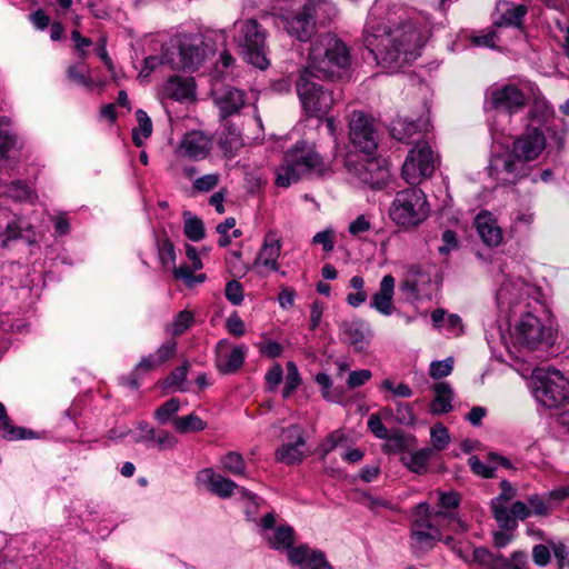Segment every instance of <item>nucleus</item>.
<instances>
[{"mask_svg":"<svg viewBox=\"0 0 569 569\" xmlns=\"http://www.w3.org/2000/svg\"><path fill=\"white\" fill-rule=\"evenodd\" d=\"M435 495L437 496L439 506L442 509H445V510H441V511L442 512H449V513H451L455 519H458L456 517V515L451 510L458 508V506L460 503L459 495L457 492H455V491L443 492V491H440V490H437L435 492Z\"/></svg>","mask_w":569,"mask_h":569,"instance_id":"obj_44","label":"nucleus"},{"mask_svg":"<svg viewBox=\"0 0 569 569\" xmlns=\"http://www.w3.org/2000/svg\"><path fill=\"white\" fill-rule=\"evenodd\" d=\"M533 395L547 408H556L569 399V380L556 369L533 371Z\"/></svg>","mask_w":569,"mask_h":569,"instance_id":"obj_8","label":"nucleus"},{"mask_svg":"<svg viewBox=\"0 0 569 569\" xmlns=\"http://www.w3.org/2000/svg\"><path fill=\"white\" fill-rule=\"evenodd\" d=\"M283 378V370L280 365H274L266 373V385L269 391H274Z\"/></svg>","mask_w":569,"mask_h":569,"instance_id":"obj_54","label":"nucleus"},{"mask_svg":"<svg viewBox=\"0 0 569 569\" xmlns=\"http://www.w3.org/2000/svg\"><path fill=\"white\" fill-rule=\"evenodd\" d=\"M214 100L221 119L238 113L246 103L244 93L236 88H226L216 96Z\"/></svg>","mask_w":569,"mask_h":569,"instance_id":"obj_24","label":"nucleus"},{"mask_svg":"<svg viewBox=\"0 0 569 569\" xmlns=\"http://www.w3.org/2000/svg\"><path fill=\"white\" fill-rule=\"evenodd\" d=\"M10 119L0 118V157L6 158L7 153L16 148L18 143L17 134L10 128Z\"/></svg>","mask_w":569,"mask_h":569,"instance_id":"obj_32","label":"nucleus"},{"mask_svg":"<svg viewBox=\"0 0 569 569\" xmlns=\"http://www.w3.org/2000/svg\"><path fill=\"white\" fill-rule=\"evenodd\" d=\"M226 327L228 332L234 337H241L246 331L243 321L236 312L228 317Z\"/></svg>","mask_w":569,"mask_h":569,"instance_id":"obj_57","label":"nucleus"},{"mask_svg":"<svg viewBox=\"0 0 569 569\" xmlns=\"http://www.w3.org/2000/svg\"><path fill=\"white\" fill-rule=\"evenodd\" d=\"M395 292V278L391 274H386L381 282L378 292L371 298V307L389 316L392 312V298Z\"/></svg>","mask_w":569,"mask_h":569,"instance_id":"obj_25","label":"nucleus"},{"mask_svg":"<svg viewBox=\"0 0 569 569\" xmlns=\"http://www.w3.org/2000/svg\"><path fill=\"white\" fill-rule=\"evenodd\" d=\"M33 435L32 431H28L22 427H16L11 423V421L4 420V422H0V437L8 440H18L24 439L27 437H31Z\"/></svg>","mask_w":569,"mask_h":569,"instance_id":"obj_43","label":"nucleus"},{"mask_svg":"<svg viewBox=\"0 0 569 569\" xmlns=\"http://www.w3.org/2000/svg\"><path fill=\"white\" fill-rule=\"evenodd\" d=\"M328 3L323 0H303L296 10L280 16L287 33L299 41L306 42L317 31V16Z\"/></svg>","mask_w":569,"mask_h":569,"instance_id":"obj_9","label":"nucleus"},{"mask_svg":"<svg viewBox=\"0 0 569 569\" xmlns=\"http://www.w3.org/2000/svg\"><path fill=\"white\" fill-rule=\"evenodd\" d=\"M173 428L179 433L198 432L206 428V422L198 416L190 413L184 417H177L172 420Z\"/></svg>","mask_w":569,"mask_h":569,"instance_id":"obj_33","label":"nucleus"},{"mask_svg":"<svg viewBox=\"0 0 569 569\" xmlns=\"http://www.w3.org/2000/svg\"><path fill=\"white\" fill-rule=\"evenodd\" d=\"M296 87L305 111L311 117L326 116L336 102L333 92L315 82L308 72H300Z\"/></svg>","mask_w":569,"mask_h":569,"instance_id":"obj_10","label":"nucleus"},{"mask_svg":"<svg viewBox=\"0 0 569 569\" xmlns=\"http://www.w3.org/2000/svg\"><path fill=\"white\" fill-rule=\"evenodd\" d=\"M515 345L529 351L552 346L556 330L548 317H541L538 311H523L513 327Z\"/></svg>","mask_w":569,"mask_h":569,"instance_id":"obj_5","label":"nucleus"},{"mask_svg":"<svg viewBox=\"0 0 569 569\" xmlns=\"http://www.w3.org/2000/svg\"><path fill=\"white\" fill-rule=\"evenodd\" d=\"M188 372V365H182L178 368H176L170 376L166 379V385L168 387H180L182 382L184 381Z\"/></svg>","mask_w":569,"mask_h":569,"instance_id":"obj_62","label":"nucleus"},{"mask_svg":"<svg viewBox=\"0 0 569 569\" xmlns=\"http://www.w3.org/2000/svg\"><path fill=\"white\" fill-rule=\"evenodd\" d=\"M289 561L300 569H333L323 552L301 545L289 551Z\"/></svg>","mask_w":569,"mask_h":569,"instance_id":"obj_20","label":"nucleus"},{"mask_svg":"<svg viewBox=\"0 0 569 569\" xmlns=\"http://www.w3.org/2000/svg\"><path fill=\"white\" fill-rule=\"evenodd\" d=\"M67 74L69 80L82 84V86H90V80L86 77L83 72V66L82 64H73L70 66L67 70Z\"/></svg>","mask_w":569,"mask_h":569,"instance_id":"obj_59","label":"nucleus"},{"mask_svg":"<svg viewBox=\"0 0 569 569\" xmlns=\"http://www.w3.org/2000/svg\"><path fill=\"white\" fill-rule=\"evenodd\" d=\"M246 347H232L228 340H220L216 348V363L217 368L222 373L236 372L244 361Z\"/></svg>","mask_w":569,"mask_h":569,"instance_id":"obj_19","label":"nucleus"},{"mask_svg":"<svg viewBox=\"0 0 569 569\" xmlns=\"http://www.w3.org/2000/svg\"><path fill=\"white\" fill-rule=\"evenodd\" d=\"M433 455V449L423 448L412 452L409 458H402L403 463L413 472L421 473Z\"/></svg>","mask_w":569,"mask_h":569,"instance_id":"obj_36","label":"nucleus"},{"mask_svg":"<svg viewBox=\"0 0 569 569\" xmlns=\"http://www.w3.org/2000/svg\"><path fill=\"white\" fill-rule=\"evenodd\" d=\"M161 62L169 66L173 70H187L182 60L180 44L177 48H163L161 53Z\"/></svg>","mask_w":569,"mask_h":569,"instance_id":"obj_41","label":"nucleus"},{"mask_svg":"<svg viewBox=\"0 0 569 569\" xmlns=\"http://www.w3.org/2000/svg\"><path fill=\"white\" fill-rule=\"evenodd\" d=\"M427 38V32L413 21L388 29L371 17L366 24L363 43L378 64L396 70L420 54Z\"/></svg>","mask_w":569,"mask_h":569,"instance_id":"obj_1","label":"nucleus"},{"mask_svg":"<svg viewBox=\"0 0 569 569\" xmlns=\"http://www.w3.org/2000/svg\"><path fill=\"white\" fill-rule=\"evenodd\" d=\"M468 465L472 472L479 477L489 479L495 477V467L487 466L478 456H471L468 459Z\"/></svg>","mask_w":569,"mask_h":569,"instance_id":"obj_50","label":"nucleus"},{"mask_svg":"<svg viewBox=\"0 0 569 569\" xmlns=\"http://www.w3.org/2000/svg\"><path fill=\"white\" fill-rule=\"evenodd\" d=\"M416 420L412 408L408 403H398L397 421L401 425H412Z\"/></svg>","mask_w":569,"mask_h":569,"instance_id":"obj_61","label":"nucleus"},{"mask_svg":"<svg viewBox=\"0 0 569 569\" xmlns=\"http://www.w3.org/2000/svg\"><path fill=\"white\" fill-rule=\"evenodd\" d=\"M436 397L431 403L430 411L433 415L447 413L452 410L453 391L448 382H439L433 386Z\"/></svg>","mask_w":569,"mask_h":569,"instance_id":"obj_28","label":"nucleus"},{"mask_svg":"<svg viewBox=\"0 0 569 569\" xmlns=\"http://www.w3.org/2000/svg\"><path fill=\"white\" fill-rule=\"evenodd\" d=\"M284 432L288 442L281 445L277 449L276 460L286 465L300 463L305 457L301 449L306 443L303 431L299 426L292 425L288 427Z\"/></svg>","mask_w":569,"mask_h":569,"instance_id":"obj_17","label":"nucleus"},{"mask_svg":"<svg viewBox=\"0 0 569 569\" xmlns=\"http://www.w3.org/2000/svg\"><path fill=\"white\" fill-rule=\"evenodd\" d=\"M301 378L298 371V368L295 362H287V377L286 383L282 391L283 398H289L293 391L300 386Z\"/></svg>","mask_w":569,"mask_h":569,"instance_id":"obj_42","label":"nucleus"},{"mask_svg":"<svg viewBox=\"0 0 569 569\" xmlns=\"http://www.w3.org/2000/svg\"><path fill=\"white\" fill-rule=\"evenodd\" d=\"M182 60L186 63L187 70H194L203 60V50L193 43L181 42L180 43Z\"/></svg>","mask_w":569,"mask_h":569,"instance_id":"obj_37","label":"nucleus"},{"mask_svg":"<svg viewBox=\"0 0 569 569\" xmlns=\"http://www.w3.org/2000/svg\"><path fill=\"white\" fill-rule=\"evenodd\" d=\"M349 67L347 46L337 36L323 33L312 41L308 63L301 72H308V77L341 80L348 76Z\"/></svg>","mask_w":569,"mask_h":569,"instance_id":"obj_2","label":"nucleus"},{"mask_svg":"<svg viewBox=\"0 0 569 569\" xmlns=\"http://www.w3.org/2000/svg\"><path fill=\"white\" fill-rule=\"evenodd\" d=\"M184 218V234L186 237L191 241H200L204 237V224L203 222L194 217L191 216L190 212L183 213Z\"/></svg>","mask_w":569,"mask_h":569,"instance_id":"obj_39","label":"nucleus"},{"mask_svg":"<svg viewBox=\"0 0 569 569\" xmlns=\"http://www.w3.org/2000/svg\"><path fill=\"white\" fill-rule=\"evenodd\" d=\"M431 442L433 451L443 450L450 442L448 429L442 423H437L431 428Z\"/></svg>","mask_w":569,"mask_h":569,"instance_id":"obj_45","label":"nucleus"},{"mask_svg":"<svg viewBox=\"0 0 569 569\" xmlns=\"http://www.w3.org/2000/svg\"><path fill=\"white\" fill-rule=\"evenodd\" d=\"M416 515L411 527V546L417 551H427L441 540L440 527L447 526L455 532L467 530L462 520L455 519L449 512L433 511L425 502L417 506Z\"/></svg>","mask_w":569,"mask_h":569,"instance_id":"obj_4","label":"nucleus"},{"mask_svg":"<svg viewBox=\"0 0 569 569\" xmlns=\"http://www.w3.org/2000/svg\"><path fill=\"white\" fill-rule=\"evenodd\" d=\"M198 482L204 485L212 493L220 498H229L238 488L237 483L219 473L211 468L201 470L197 476Z\"/></svg>","mask_w":569,"mask_h":569,"instance_id":"obj_22","label":"nucleus"},{"mask_svg":"<svg viewBox=\"0 0 569 569\" xmlns=\"http://www.w3.org/2000/svg\"><path fill=\"white\" fill-rule=\"evenodd\" d=\"M370 228H371L370 221L365 216H359L356 220H353L349 224L348 230L352 236L358 237L361 233L370 230Z\"/></svg>","mask_w":569,"mask_h":569,"instance_id":"obj_64","label":"nucleus"},{"mask_svg":"<svg viewBox=\"0 0 569 569\" xmlns=\"http://www.w3.org/2000/svg\"><path fill=\"white\" fill-rule=\"evenodd\" d=\"M226 297L232 305H239L243 300V289L239 281L232 280L226 286Z\"/></svg>","mask_w":569,"mask_h":569,"instance_id":"obj_53","label":"nucleus"},{"mask_svg":"<svg viewBox=\"0 0 569 569\" xmlns=\"http://www.w3.org/2000/svg\"><path fill=\"white\" fill-rule=\"evenodd\" d=\"M281 252V239L276 230H270L264 237L261 249L254 259V266H263L270 270L279 269L278 258Z\"/></svg>","mask_w":569,"mask_h":569,"instance_id":"obj_21","label":"nucleus"},{"mask_svg":"<svg viewBox=\"0 0 569 569\" xmlns=\"http://www.w3.org/2000/svg\"><path fill=\"white\" fill-rule=\"evenodd\" d=\"M526 104L523 92L515 84H506L492 90L490 106L496 110H502L512 114L521 110Z\"/></svg>","mask_w":569,"mask_h":569,"instance_id":"obj_18","label":"nucleus"},{"mask_svg":"<svg viewBox=\"0 0 569 569\" xmlns=\"http://www.w3.org/2000/svg\"><path fill=\"white\" fill-rule=\"evenodd\" d=\"M349 137L353 146L366 154L378 146L373 120L361 111H353L350 117Z\"/></svg>","mask_w":569,"mask_h":569,"instance_id":"obj_12","label":"nucleus"},{"mask_svg":"<svg viewBox=\"0 0 569 569\" xmlns=\"http://www.w3.org/2000/svg\"><path fill=\"white\" fill-rule=\"evenodd\" d=\"M328 170L316 147L299 141L284 152L282 162L274 169V182L280 188H289L303 178L323 176Z\"/></svg>","mask_w":569,"mask_h":569,"instance_id":"obj_3","label":"nucleus"},{"mask_svg":"<svg viewBox=\"0 0 569 569\" xmlns=\"http://www.w3.org/2000/svg\"><path fill=\"white\" fill-rule=\"evenodd\" d=\"M347 440L346 435L337 430L328 436L325 442L320 446L321 451V458L325 459L326 456L331 452L335 448H337L339 445H341L343 441Z\"/></svg>","mask_w":569,"mask_h":569,"instance_id":"obj_51","label":"nucleus"},{"mask_svg":"<svg viewBox=\"0 0 569 569\" xmlns=\"http://www.w3.org/2000/svg\"><path fill=\"white\" fill-rule=\"evenodd\" d=\"M220 181L218 173L204 174L193 182V188L199 192H208L216 188Z\"/></svg>","mask_w":569,"mask_h":569,"instance_id":"obj_52","label":"nucleus"},{"mask_svg":"<svg viewBox=\"0 0 569 569\" xmlns=\"http://www.w3.org/2000/svg\"><path fill=\"white\" fill-rule=\"evenodd\" d=\"M386 443L382 446L385 452L398 453L416 446L417 440L412 435H406L401 430H392L385 438Z\"/></svg>","mask_w":569,"mask_h":569,"instance_id":"obj_29","label":"nucleus"},{"mask_svg":"<svg viewBox=\"0 0 569 569\" xmlns=\"http://www.w3.org/2000/svg\"><path fill=\"white\" fill-rule=\"evenodd\" d=\"M526 12V7L521 4L508 8L502 14L499 24L519 27L522 23V18L525 17Z\"/></svg>","mask_w":569,"mask_h":569,"instance_id":"obj_46","label":"nucleus"},{"mask_svg":"<svg viewBox=\"0 0 569 569\" xmlns=\"http://www.w3.org/2000/svg\"><path fill=\"white\" fill-rule=\"evenodd\" d=\"M371 378V371L367 369L351 371L349 373L347 385L349 388H358L365 385Z\"/></svg>","mask_w":569,"mask_h":569,"instance_id":"obj_56","label":"nucleus"},{"mask_svg":"<svg viewBox=\"0 0 569 569\" xmlns=\"http://www.w3.org/2000/svg\"><path fill=\"white\" fill-rule=\"evenodd\" d=\"M162 94L168 99L177 101L191 99L193 96V81L191 78L170 77L163 86Z\"/></svg>","mask_w":569,"mask_h":569,"instance_id":"obj_26","label":"nucleus"},{"mask_svg":"<svg viewBox=\"0 0 569 569\" xmlns=\"http://www.w3.org/2000/svg\"><path fill=\"white\" fill-rule=\"evenodd\" d=\"M346 164L361 182L372 188H381L389 178L388 168L379 159L361 157L357 160L348 159Z\"/></svg>","mask_w":569,"mask_h":569,"instance_id":"obj_13","label":"nucleus"},{"mask_svg":"<svg viewBox=\"0 0 569 569\" xmlns=\"http://www.w3.org/2000/svg\"><path fill=\"white\" fill-rule=\"evenodd\" d=\"M368 428L379 439L387 438L389 433L388 429L382 423L381 418L375 413L368 419Z\"/></svg>","mask_w":569,"mask_h":569,"instance_id":"obj_58","label":"nucleus"},{"mask_svg":"<svg viewBox=\"0 0 569 569\" xmlns=\"http://www.w3.org/2000/svg\"><path fill=\"white\" fill-rule=\"evenodd\" d=\"M180 408V402L176 398H171L168 401H166L163 405H161L156 410V418L160 423H166L174 413L178 412Z\"/></svg>","mask_w":569,"mask_h":569,"instance_id":"obj_47","label":"nucleus"},{"mask_svg":"<svg viewBox=\"0 0 569 569\" xmlns=\"http://www.w3.org/2000/svg\"><path fill=\"white\" fill-rule=\"evenodd\" d=\"M236 41L243 59L251 66L266 70L270 66L267 32L254 19H246L236 23Z\"/></svg>","mask_w":569,"mask_h":569,"instance_id":"obj_6","label":"nucleus"},{"mask_svg":"<svg viewBox=\"0 0 569 569\" xmlns=\"http://www.w3.org/2000/svg\"><path fill=\"white\" fill-rule=\"evenodd\" d=\"M453 369V359L447 358L442 361H433L430 365L429 373L433 379H440L451 373Z\"/></svg>","mask_w":569,"mask_h":569,"instance_id":"obj_49","label":"nucleus"},{"mask_svg":"<svg viewBox=\"0 0 569 569\" xmlns=\"http://www.w3.org/2000/svg\"><path fill=\"white\" fill-rule=\"evenodd\" d=\"M391 220L400 227H416L429 216V204L422 190L408 188L397 192L389 209Z\"/></svg>","mask_w":569,"mask_h":569,"instance_id":"obj_7","label":"nucleus"},{"mask_svg":"<svg viewBox=\"0 0 569 569\" xmlns=\"http://www.w3.org/2000/svg\"><path fill=\"white\" fill-rule=\"evenodd\" d=\"M532 559L537 566H547L550 561L549 548L545 545H536L532 549Z\"/></svg>","mask_w":569,"mask_h":569,"instance_id":"obj_60","label":"nucleus"},{"mask_svg":"<svg viewBox=\"0 0 569 569\" xmlns=\"http://www.w3.org/2000/svg\"><path fill=\"white\" fill-rule=\"evenodd\" d=\"M193 321V313L189 310H182L174 317L173 321L168 326V330L174 337L180 336L192 326Z\"/></svg>","mask_w":569,"mask_h":569,"instance_id":"obj_40","label":"nucleus"},{"mask_svg":"<svg viewBox=\"0 0 569 569\" xmlns=\"http://www.w3.org/2000/svg\"><path fill=\"white\" fill-rule=\"evenodd\" d=\"M222 469L233 476H243L247 469L243 457L230 451L221 458Z\"/></svg>","mask_w":569,"mask_h":569,"instance_id":"obj_38","label":"nucleus"},{"mask_svg":"<svg viewBox=\"0 0 569 569\" xmlns=\"http://www.w3.org/2000/svg\"><path fill=\"white\" fill-rule=\"evenodd\" d=\"M295 531L291 527L280 526L276 529L272 537H269V542L272 548L277 550L287 549L288 552L293 549Z\"/></svg>","mask_w":569,"mask_h":569,"instance_id":"obj_34","label":"nucleus"},{"mask_svg":"<svg viewBox=\"0 0 569 569\" xmlns=\"http://www.w3.org/2000/svg\"><path fill=\"white\" fill-rule=\"evenodd\" d=\"M491 510L500 528L506 530H512L516 528L517 522L511 518V512L507 509L505 502L501 501V498H495L491 501Z\"/></svg>","mask_w":569,"mask_h":569,"instance_id":"obj_35","label":"nucleus"},{"mask_svg":"<svg viewBox=\"0 0 569 569\" xmlns=\"http://www.w3.org/2000/svg\"><path fill=\"white\" fill-rule=\"evenodd\" d=\"M551 110L545 99L536 98L529 110V118L531 120L543 121L549 117Z\"/></svg>","mask_w":569,"mask_h":569,"instance_id":"obj_48","label":"nucleus"},{"mask_svg":"<svg viewBox=\"0 0 569 569\" xmlns=\"http://www.w3.org/2000/svg\"><path fill=\"white\" fill-rule=\"evenodd\" d=\"M507 569H529L528 556L525 551H513L507 558Z\"/></svg>","mask_w":569,"mask_h":569,"instance_id":"obj_55","label":"nucleus"},{"mask_svg":"<svg viewBox=\"0 0 569 569\" xmlns=\"http://www.w3.org/2000/svg\"><path fill=\"white\" fill-rule=\"evenodd\" d=\"M435 170L433 153L427 143H418L407 156L402 177L409 184H418Z\"/></svg>","mask_w":569,"mask_h":569,"instance_id":"obj_11","label":"nucleus"},{"mask_svg":"<svg viewBox=\"0 0 569 569\" xmlns=\"http://www.w3.org/2000/svg\"><path fill=\"white\" fill-rule=\"evenodd\" d=\"M212 150V139L201 131L186 133L180 140L176 156L191 160L206 159Z\"/></svg>","mask_w":569,"mask_h":569,"instance_id":"obj_16","label":"nucleus"},{"mask_svg":"<svg viewBox=\"0 0 569 569\" xmlns=\"http://www.w3.org/2000/svg\"><path fill=\"white\" fill-rule=\"evenodd\" d=\"M546 148L545 134L539 129H528L519 136L512 144V151L516 153L522 166L526 162L536 160Z\"/></svg>","mask_w":569,"mask_h":569,"instance_id":"obj_15","label":"nucleus"},{"mask_svg":"<svg viewBox=\"0 0 569 569\" xmlns=\"http://www.w3.org/2000/svg\"><path fill=\"white\" fill-rule=\"evenodd\" d=\"M345 338L358 351L365 349L367 339L363 322L360 320L343 321L340 325Z\"/></svg>","mask_w":569,"mask_h":569,"instance_id":"obj_30","label":"nucleus"},{"mask_svg":"<svg viewBox=\"0 0 569 569\" xmlns=\"http://www.w3.org/2000/svg\"><path fill=\"white\" fill-rule=\"evenodd\" d=\"M475 227L481 240L489 247L502 241V230L489 212H480L475 219Z\"/></svg>","mask_w":569,"mask_h":569,"instance_id":"obj_23","label":"nucleus"},{"mask_svg":"<svg viewBox=\"0 0 569 569\" xmlns=\"http://www.w3.org/2000/svg\"><path fill=\"white\" fill-rule=\"evenodd\" d=\"M488 169L491 177L503 183L515 182L525 171V167L512 150L495 152Z\"/></svg>","mask_w":569,"mask_h":569,"instance_id":"obj_14","label":"nucleus"},{"mask_svg":"<svg viewBox=\"0 0 569 569\" xmlns=\"http://www.w3.org/2000/svg\"><path fill=\"white\" fill-rule=\"evenodd\" d=\"M159 257L163 266L173 264L176 259L174 248L170 241H163L159 248Z\"/></svg>","mask_w":569,"mask_h":569,"instance_id":"obj_63","label":"nucleus"},{"mask_svg":"<svg viewBox=\"0 0 569 569\" xmlns=\"http://www.w3.org/2000/svg\"><path fill=\"white\" fill-rule=\"evenodd\" d=\"M419 130L420 126L416 121L399 118L392 121L390 133L395 139L408 142Z\"/></svg>","mask_w":569,"mask_h":569,"instance_id":"obj_31","label":"nucleus"},{"mask_svg":"<svg viewBox=\"0 0 569 569\" xmlns=\"http://www.w3.org/2000/svg\"><path fill=\"white\" fill-rule=\"evenodd\" d=\"M219 147L226 158L231 159L236 157L243 147L240 129L232 123L226 122L219 139Z\"/></svg>","mask_w":569,"mask_h":569,"instance_id":"obj_27","label":"nucleus"}]
</instances>
